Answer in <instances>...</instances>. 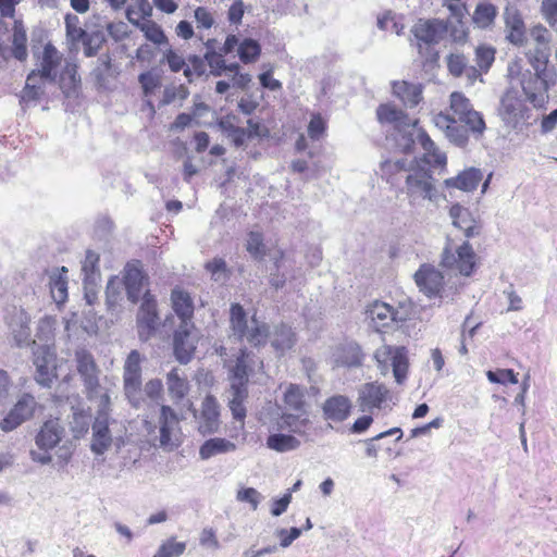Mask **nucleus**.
<instances>
[{
    "label": "nucleus",
    "instance_id": "nucleus-1",
    "mask_svg": "<svg viewBox=\"0 0 557 557\" xmlns=\"http://www.w3.org/2000/svg\"><path fill=\"white\" fill-rule=\"evenodd\" d=\"M509 74L511 76L519 75V82L527 99L534 107H543L548 99V90L556 85L557 73L535 72L525 70L520 72L518 62L509 65Z\"/></svg>",
    "mask_w": 557,
    "mask_h": 557
},
{
    "label": "nucleus",
    "instance_id": "nucleus-2",
    "mask_svg": "<svg viewBox=\"0 0 557 557\" xmlns=\"http://www.w3.org/2000/svg\"><path fill=\"white\" fill-rule=\"evenodd\" d=\"M405 193L409 206L418 210L425 200L437 202L440 193L435 186V178L428 170H413L406 175Z\"/></svg>",
    "mask_w": 557,
    "mask_h": 557
},
{
    "label": "nucleus",
    "instance_id": "nucleus-3",
    "mask_svg": "<svg viewBox=\"0 0 557 557\" xmlns=\"http://www.w3.org/2000/svg\"><path fill=\"white\" fill-rule=\"evenodd\" d=\"M396 405L393 392L383 383L369 382L358 389L357 406L363 413L387 412Z\"/></svg>",
    "mask_w": 557,
    "mask_h": 557
},
{
    "label": "nucleus",
    "instance_id": "nucleus-4",
    "mask_svg": "<svg viewBox=\"0 0 557 557\" xmlns=\"http://www.w3.org/2000/svg\"><path fill=\"white\" fill-rule=\"evenodd\" d=\"M248 358L249 355L246 349H240V355L237 357L236 364L232 368L231 372V398L230 409L233 418L238 421H244L246 417V408L244 401L247 398V382H248Z\"/></svg>",
    "mask_w": 557,
    "mask_h": 557
},
{
    "label": "nucleus",
    "instance_id": "nucleus-5",
    "mask_svg": "<svg viewBox=\"0 0 557 557\" xmlns=\"http://www.w3.org/2000/svg\"><path fill=\"white\" fill-rule=\"evenodd\" d=\"M231 326L234 335L239 339L245 337L253 346L264 345L269 336L268 326L259 322L255 317L248 323L246 312L238 304H234L231 307Z\"/></svg>",
    "mask_w": 557,
    "mask_h": 557
},
{
    "label": "nucleus",
    "instance_id": "nucleus-6",
    "mask_svg": "<svg viewBox=\"0 0 557 557\" xmlns=\"http://www.w3.org/2000/svg\"><path fill=\"white\" fill-rule=\"evenodd\" d=\"M374 358L382 374L393 370L395 381L404 384L407 380L409 361L408 351L404 346L383 345L374 352Z\"/></svg>",
    "mask_w": 557,
    "mask_h": 557
},
{
    "label": "nucleus",
    "instance_id": "nucleus-7",
    "mask_svg": "<svg viewBox=\"0 0 557 557\" xmlns=\"http://www.w3.org/2000/svg\"><path fill=\"white\" fill-rule=\"evenodd\" d=\"M498 115L507 127L521 131L529 124L530 109L516 90H507L500 99Z\"/></svg>",
    "mask_w": 557,
    "mask_h": 557
},
{
    "label": "nucleus",
    "instance_id": "nucleus-8",
    "mask_svg": "<svg viewBox=\"0 0 557 557\" xmlns=\"http://www.w3.org/2000/svg\"><path fill=\"white\" fill-rule=\"evenodd\" d=\"M441 264L448 272L469 276L475 267V253L467 242L459 246L448 244L442 253Z\"/></svg>",
    "mask_w": 557,
    "mask_h": 557
},
{
    "label": "nucleus",
    "instance_id": "nucleus-9",
    "mask_svg": "<svg viewBox=\"0 0 557 557\" xmlns=\"http://www.w3.org/2000/svg\"><path fill=\"white\" fill-rule=\"evenodd\" d=\"M181 418L168 405L160 407V414L158 418L159 435L157 437L160 448L172 451L181 445Z\"/></svg>",
    "mask_w": 557,
    "mask_h": 557
},
{
    "label": "nucleus",
    "instance_id": "nucleus-10",
    "mask_svg": "<svg viewBox=\"0 0 557 557\" xmlns=\"http://www.w3.org/2000/svg\"><path fill=\"white\" fill-rule=\"evenodd\" d=\"M448 23L443 20H419L411 28L419 53H429L430 47L437 45L448 33Z\"/></svg>",
    "mask_w": 557,
    "mask_h": 557
},
{
    "label": "nucleus",
    "instance_id": "nucleus-11",
    "mask_svg": "<svg viewBox=\"0 0 557 557\" xmlns=\"http://www.w3.org/2000/svg\"><path fill=\"white\" fill-rule=\"evenodd\" d=\"M40 408L36 397L30 393H23L15 404L0 421V430L9 433L16 430L23 423L32 420Z\"/></svg>",
    "mask_w": 557,
    "mask_h": 557
},
{
    "label": "nucleus",
    "instance_id": "nucleus-12",
    "mask_svg": "<svg viewBox=\"0 0 557 557\" xmlns=\"http://www.w3.org/2000/svg\"><path fill=\"white\" fill-rule=\"evenodd\" d=\"M449 108L458 120L476 136H482L486 126L480 112L472 108L470 100L461 92L454 91L449 97Z\"/></svg>",
    "mask_w": 557,
    "mask_h": 557
},
{
    "label": "nucleus",
    "instance_id": "nucleus-13",
    "mask_svg": "<svg viewBox=\"0 0 557 557\" xmlns=\"http://www.w3.org/2000/svg\"><path fill=\"white\" fill-rule=\"evenodd\" d=\"M366 314L377 332L406 320V315L400 310L379 300L367 307Z\"/></svg>",
    "mask_w": 557,
    "mask_h": 557
},
{
    "label": "nucleus",
    "instance_id": "nucleus-14",
    "mask_svg": "<svg viewBox=\"0 0 557 557\" xmlns=\"http://www.w3.org/2000/svg\"><path fill=\"white\" fill-rule=\"evenodd\" d=\"M414 282L428 297H442L444 275L432 264L424 263L414 273Z\"/></svg>",
    "mask_w": 557,
    "mask_h": 557
},
{
    "label": "nucleus",
    "instance_id": "nucleus-15",
    "mask_svg": "<svg viewBox=\"0 0 557 557\" xmlns=\"http://www.w3.org/2000/svg\"><path fill=\"white\" fill-rule=\"evenodd\" d=\"M158 325L157 301L149 293H145L137 313V327L140 339L147 341L153 334Z\"/></svg>",
    "mask_w": 557,
    "mask_h": 557
},
{
    "label": "nucleus",
    "instance_id": "nucleus-16",
    "mask_svg": "<svg viewBox=\"0 0 557 557\" xmlns=\"http://www.w3.org/2000/svg\"><path fill=\"white\" fill-rule=\"evenodd\" d=\"M194 323L180 324L174 333V354L181 363H187L196 349L197 336L194 334Z\"/></svg>",
    "mask_w": 557,
    "mask_h": 557
},
{
    "label": "nucleus",
    "instance_id": "nucleus-17",
    "mask_svg": "<svg viewBox=\"0 0 557 557\" xmlns=\"http://www.w3.org/2000/svg\"><path fill=\"white\" fill-rule=\"evenodd\" d=\"M188 408L193 411L194 417L197 419L198 430L201 434L206 435L218 431L220 425V411L219 404L213 396L208 395L203 399L199 414L196 413L191 403H189Z\"/></svg>",
    "mask_w": 557,
    "mask_h": 557
},
{
    "label": "nucleus",
    "instance_id": "nucleus-18",
    "mask_svg": "<svg viewBox=\"0 0 557 557\" xmlns=\"http://www.w3.org/2000/svg\"><path fill=\"white\" fill-rule=\"evenodd\" d=\"M433 123L435 127L442 131L446 138L455 146L465 147L468 144L469 127L458 124L457 120L449 114L443 112L435 114L433 116Z\"/></svg>",
    "mask_w": 557,
    "mask_h": 557
},
{
    "label": "nucleus",
    "instance_id": "nucleus-19",
    "mask_svg": "<svg viewBox=\"0 0 557 557\" xmlns=\"http://www.w3.org/2000/svg\"><path fill=\"white\" fill-rule=\"evenodd\" d=\"M64 436V428L58 418L46 420L35 435V444L39 450H52Z\"/></svg>",
    "mask_w": 557,
    "mask_h": 557
},
{
    "label": "nucleus",
    "instance_id": "nucleus-20",
    "mask_svg": "<svg viewBox=\"0 0 557 557\" xmlns=\"http://www.w3.org/2000/svg\"><path fill=\"white\" fill-rule=\"evenodd\" d=\"M115 421L102 416H96L92 423V438L90 443V450L96 455H103L112 445L113 437L110 429L111 424Z\"/></svg>",
    "mask_w": 557,
    "mask_h": 557
},
{
    "label": "nucleus",
    "instance_id": "nucleus-21",
    "mask_svg": "<svg viewBox=\"0 0 557 557\" xmlns=\"http://www.w3.org/2000/svg\"><path fill=\"white\" fill-rule=\"evenodd\" d=\"M376 116L381 124L392 125L403 133H407L418 124L417 120L410 119L403 110L391 103L381 104L376 110Z\"/></svg>",
    "mask_w": 557,
    "mask_h": 557
},
{
    "label": "nucleus",
    "instance_id": "nucleus-22",
    "mask_svg": "<svg viewBox=\"0 0 557 557\" xmlns=\"http://www.w3.org/2000/svg\"><path fill=\"white\" fill-rule=\"evenodd\" d=\"M506 38L515 46H523L527 40L524 22L516 8L507 7L504 12Z\"/></svg>",
    "mask_w": 557,
    "mask_h": 557
},
{
    "label": "nucleus",
    "instance_id": "nucleus-23",
    "mask_svg": "<svg viewBox=\"0 0 557 557\" xmlns=\"http://www.w3.org/2000/svg\"><path fill=\"white\" fill-rule=\"evenodd\" d=\"M322 409L326 420L342 422L350 414L351 401L347 396L335 395L324 401Z\"/></svg>",
    "mask_w": 557,
    "mask_h": 557
},
{
    "label": "nucleus",
    "instance_id": "nucleus-24",
    "mask_svg": "<svg viewBox=\"0 0 557 557\" xmlns=\"http://www.w3.org/2000/svg\"><path fill=\"white\" fill-rule=\"evenodd\" d=\"M297 413L283 412L276 422V430H287L294 434L305 436L311 424L306 411H296Z\"/></svg>",
    "mask_w": 557,
    "mask_h": 557
},
{
    "label": "nucleus",
    "instance_id": "nucleus-25",
    "mask_svg": "<svg viewBox=\"0 0 557 557\" xmlns=\"http://www.w3.org/2000/svg\"><path fill=\"white\" fill-rule=\"evenodd\" d=\"M482 178L483 174L481 170L469 168L460 172L457 176L445 180L444 185L446 188H456L469 193L478 187Z\"/></svg>",
    "mask_w": 557,
    "mask_h": 557
},
{
    "label": "nucleus",
    "instance_id": "nucleus-26",
    "mask_svg": "<svg viewBox=\"0 0 557 557\" xmlns=\"http://www.w3.org/2000/svg\"><path fill=\"white\" fill-rule=\"evenodd\" d=\"M75 359L77 371L83 377L85 388L99 382V370L90 352L79 349L75 352Z\"/></svg>",
    "mask_w": 557,
    "mask_h": 557
},
{
    "label": "nucleus",
    "instance_id": "nucleus-27",
    "mask_svg": "<svg viewBox=\"0 0 557 557\" xmlns=\"http://www.w3.org/2000/svg\"><path fill=\"white\" fill-rule=\"evenodd\" d=\"M123 287L127 293V298L132 302H137L141 295L145 276L141 270L135 264L128 263L125 268Z\"/></svg>",
    "mask_w": 557,
    "mask_h": 557
},
{
    "label": "nucleus",
    "instance_id": "nucleus-28",
    "mask_svg": "<svg viewBox=\"0 0 557 557\" xmlns=\"http://www.w3.org/2000/svg\"><path fill=\"white\" fill-rule=\"evenodd\" d=\"M418 141L424 150V161L432 166L446 165L447 158L444 152L438 150L435 143L431 139L428 133L419 128L417 135Z\"/></svg>",
    "mask_w": 557,
    "mask_h": 557
},
{
    "label": "nucleus",
    "instance_id": "nucleus-29",
    "mask_svg": "<svg viewBox=\"0 0 557 557\" xmlns=\"http://www.w3.org/2000/svg\"><path fill=\"white\" fill-rule=\"evenodd\" d=\"M393 94L399 98L405 106L412 108L422 100V85L408 83L406 81L394 82Z\"/></svg>",
    "mask_w": 557,
    "mask_h": 557
},
{
    "label": "nucleus",
    "instance_id": "nucleus-30",
    "mask_svg": "<svg viewBox=\"0 0 557 557\" xmlns=\"http://www.w3.org/2000/svg\"><path fill=\"white\" fill-rule=\"evenodd\" d=\"M172 308L181 319V324L191 322L194 304L189 294L183 289L174 288L171 294Z\"/></svg>",
    "mask_w": 557,
    "mask_h": 557
},
{
    "label": "nucleus",
    "instance_id": "nucleus-31",
    "mask_svg": "<svg viewBox=\"0 0 557 557\" xmlns=\"http://www.w3.org/2000/svg\"><path fill=\"white\" fill-rule=\"evenodd\" d=\"M8 325L16 344L23 345L29 338V317L23 309H14Z\"/></svg>",
    "mask_w": 557,
    "mask_h": 557
},
{
    "label": "nucleus",
    "instance_id": "nucleus-32",
    "mask_svg": "<svg viewBox=\"0 0 557 557\" xmlns=\"http://www.w3.org/2000/svg\"><path fill=\"white\" fill-rule=\"evenodd\" d=\"M124 394L128 403L134 408H139L144 404L141 388V373H123Z\"/></svg>",
    "mask_w": 557,
    "mask_h": 557
},
{
    "label": "nucleus",
    "instance_id": "nucleus-33",
    "mask_svg": "<svg viewBox=\"0 0 557 557\" xmlns=\"http://www.w3.org/2000/svg\"><path fill=\"white\" fill-rule=\"evenodd\" d=\"M61 57L58 50L50 44L46 45L40 62V70L36 71L40 81H54L57 77L55 70L60 64Z\"/></svg>",
    "mask_w": 557,
    "mask_h": 557
},
{
    "label": "nucleus",
    "instance_id": "nucleus-34",
    "mask_svg": "<svg viewBox=\"0 0 557 557\" xmlns=\"http://www.w3.org/2000/svg\"><path fill=\"white\" fill-rule=\"evenodd\" d=\"M449 215L453 220V224L463 231L466 237H472L478 234L479 227L467 208L460 205H454L449 210Z\"/></svg>",
    "mask_w": 557,
    "mask_h": 557
},
{
    "label": "nucleus",
    "instance_id": "nucleus-35",
    "mask_svg": "<svg viewBox=\"0 0 557 557\" xmlns=\"http://www.w3.org/2000/svg\"><path fill=\"white\" fill-rule=\"evenodd\" d=\"M85 389L89 400L98 401L97 416L103 414L106 418H110L111 388L107 385H101L100 382H97L96 384H92Z\"/></svg>",
    "mask_w": 557,
    "mask_h": 557
},
{
    "label": "nucleus",
    "instance_id": "nucleus-36",
    "mask_svg": "<svg viewBox=\"0 0 557 557\" xmlns=\"http://www.w3.org/2000/svg\"><path fill=\"white\" fill-rule=\"evenodd\" d=\"M166 386L169 395L176 404L187 396L190 387L186 375L181 374L176 368L168 373Z\"/></svg>",
    "mask_w": 557,
    "mask_h": 557
},
{
    "label": "nucleus",
    "instance_id": "nucleus-37",
    "mask_svg": "<svg viewBox=\"0 0 557 557\" xmlns=\"http://www.w3.org/2000/svg\"><path fill=\"white\" fill-rule=\"evenodd\" d=\"M409 162L407 159L386 160L381 163V176L387 183L395 185L399 182L403 174L409 171Z\"/></svg>",
    "mask_w": 557,
    "mask_h": 557
},
{
    "label": "nucleus",
    "instance_id": "nucleus-38",
    "mask_svg": "<svg viewBox=\"0 0 557 557\" xmlns=\"http://www.w3.org/2000/svg\"><path fill=\"white\" fill-rule=\"evenodd\" d=\"M333 356L337 364L345 367H357L362 362V352L357 344L339 346Z\"/></svg>",
    "mask_w": 557,
    "mask_h": 557
},
{
    "label": "nucleus",
    "instance_id": "nucleus-39",
    "mask_svg": "<svg viewBox=\"0 0 557 557\" xmlns=\"http://www.w3.org/2000/svg\"><path fill=\"white\" fill-rule=\"evenodd\" d=\"M525 57L533 71L545 73L556 72L554 67L548 66V46H535L527 51Z\"/></svg>",
    "mask_w": 557,
    "mask_h": 557
},
{
    "label": "nucleus",
    "instance_id": "nucleus-40",
    "mask_svg": "<svg viewBox=\"0 0 557 557\" xmlns=\"http://www.w3.org/2000/svg\"><path fill=\"white\" fill-rule=\"evenodd\" d=\"M235 449L236 445L233 442L221 437H214L206 441L201 445L199 455L201 459L207 460L215 455L234 451Z\"/></svg>",
    "mask_w": 557,
    "mask_h": 557
},
{
    "label": "nucleus",
    "instance_id": "nucleus-41",
    "mask_svg": "<svg viewBox=\"0 0 557 557\" xmlns=\"http://www.w3.org/2000/svg\"><path fill=\"white\" fill-rule=\"evenodd\" d=\"M300 446V441L292 435L281 431L270 434L267 438V447L277 453L296 450Z\"/></svg>",
    "mask_w": 557,
    "mask_h": 557
},
{
    "label": "nucleus",
    "instance_id": "nucleus-42",
    "mask_svg": "<svg viewBox=\"0 0 557 557\" xmlns=\"http://www.w3.org/2000/svg\"><path fill=\"white\" fill-rule=\"evenodd\" d=\"M90 412L83 408H73L72 418L69 422L70 430L75 438L84 437L90 428Z\"/></svg>",
    "mask_w": 557,
    "mask_h": 557
},
{
    "label": "nucleus",
    "instance_id": "nucleus-43",
    "mask_svg": "<svg viewBox=\"0 0 557 557\" xmlns=\"http://www.w3.org/2000/svg\"><path fill=\"white\" fill-rule=\"evenodd\" d=\"M67 273V269L62 267L58 272L50 276V293L53 300L61 305L67 299V281L63 274Z\"/></svg>",
    "mask_w": 557,
    "mask_h": 557
},
{
    "label": "nucleus",
    "instance_id": "nucleus-44",
    "mask_svg": "<svg viewBox=\"0 0 557 557\" xmlns=\"http://www.w3.org/2000/svg\"><path fill=\"white\" fill-rule=\"evenodd\" d=\"M81 79L77 76L76 65L67 64L60 76V88L65 97H75L78 94Z\"/></svg>",
    "mask_w": 557,
    "mask_h": 557
},
{
    "label": "nucleus",
    "instance_id": "nucleus-45",
    "mask_svg": "<svg viewBox=\"0 0 557 557\" xmlns=\"http://www.w3.org/2000/svg\"><path fill=\"white\" fill-rule=\"evenodd\" d=\"M99 255L87 250L85 255V259L82 262V273L84 275V285H96L97 280L99 278Z\"/></svg>",
    "mask_w": 557,
    "mask_h": 557
},
{
    "label": "nucleus",
    "instance_id": "nucleus-46",
    "mask_svg": "<svg viewBox=\"0 0 557 557\" xmlns=\"http://www.w3.org/2000/svg\"><path fill=\"white\" fill-rule=\"evenodd\" d=\"M27 36L21 21L14 22L12 38V54L15 59L24 61L27 58Z\"/></svg>",
    "mask_w": 557,
    "mask_h": 557
},
{
    "label": "nucleus",
    "instance_id": "nucleus-47",
    "mask_svg": "<svg viewBox=\"0 0 557 557\" xmlns=\"http://www.w3.org/2000/svg\"><path fill=\"white\" fill-rule=\"evenodd\" d=\"M44 81H40L36 71L28 74L26 84L21 92V102L28 103L38 100L44 94Z\"/></svg>",
    "mask_w": 557,
    "mask_h": 557
},
{
    "label": "nucleus",
    "instance_id": "nucleus-48",
    "mask_svg": "<svg viewBox=\"0 0 557 557\" xmlns=\"http://www.w3.org/2000/svg\"><path fill=\"white\" fill-rule=\"evenodd\" d=\"M295 343L296 335L290 327L281 325L275 330L272 339V346L277 352L284 354L286 350H289L295 345Z\"/></svg>",
    "mask_w": 557,
    "mask_h": 557
},
{
    "label": "nucleus",
    "instance_id": "nucleus-49",
    "mask_svg": "<svg viewBox=\"0 0 557 557\" xmlns=\"http://www.w3.org/2000/svg\"><path fill=\"white\" fill-rule=\"evenodd\" d=\"M152 8L148 0H136L135 3L127 8L126 15L131 23L139 25L143 21L150 16Z\"/></svg>",
    "mask_w": 557,
    "mask_h": 557
},
{
    "label": "nucleus",
    "instance_id": "nucleus-50",
    "mask_svg": "<svg viewBox=\"0 0 557 557\" xmlns=\"http://www.w3.org/2000/svg\"><path fill=\"white\" fill-rule=\"evenodd\" d=\"M285 406L294 411H306L305 407V393L295 384H290L284 393Z\"/></svg>",
    "mask_w": 557,
    "mask_h": 557
},
{
    "label": "nucleus",
    "instance_id": "nucleus-51",
    "mask_svg": "<svg viewBox=\"0 0 557 557\" xmlns=\"http://www.w3.org/2000/svg\"><path fill=\"white\" fill-rule=\"evenodd\" d=\"M497 9L491 3H481L473 14V22L481 28L488 27L495 20Z\"/></svg>",
    "mask_w": 557,
    "mask_h": 557
},
{
    "label": "nucleus",
    "instance_id": "nucleus-52",
    "mask_svg": "<svg viewBox=\"0 0 557 557\" xmlns=\"http://www.w3.org/2000/svg\"><path fill=\"white\" fill-rule=\"evenodd\" d=\"M66 37L73 44L79 42L81 39L86 37V30L81 26V20L73 13L65 15Z\"/></svg>",
    "mask_w": 557,
    "mask_h": 557
},
{
    "label": "nucleus",
    "instance_id": "nucleus-53",
    "mask_svg": "<svg viewBox=\"0 0 557 557\" xmlns=\"http://www.w3.org/2000/svg\"><path fill=\"white\" fill-rule=\"evenodd\" d=\"M260 51V45L253 39H245L238 47V55L244 63L255 62Z\"/></svg>",
    "mask_w": 557,
    "mask_h": 557
},
{
    "label": "nucleus",
    "instance_id": "nucleus-54",
    "mask_svg": "<svg viewBox=\"0 0 557 557\" xmlns=\"http://www.w3.org/2000/svg\"><path fill=\"white\" fill-rule=\"evenodd\" d=\"M145 34V37L153 44L160 45L165 40L161 27L150 20H145L137 25Z\"/></svg>",
    "mask_w": 557,
    "mask_h": 557
},
{
    "label": "nucleus",
    "instance_id": "nucleus-55",
    "mask_svg": "<svg viewBox=\"0 0 557 557\" xmlns=\"http://www.w3.org/2000/svg\"><path fill=\"white\" fill-rule=\"evenodd\" d=\"M123 289H124V287H123L122 278H120L117 276L110 278V281L108 282V285H107V290H106L107 305L110 308H112L119 304V301L121 300Z\"/></svg>",
    "mask_w": 557,
    "mask_h": 557
},
{
    "label": "nucleus",
    "instance_id": "nucleus-56",
    "mask_svg": "<svg viewBox=\"0 0 557 557\" xmlns=\"http://www.w3.org/2000/svg\"><path fill=\"white\" fill-rule=\"evenodd\" d=\"M236 499L240 503L249 504L252 510H256L263 499V496L253 487H242L237 491Z\"/></svg>",
    "mask_w": 557,
    "mask_h": 557
},
{
    "label": "nucleus",
    "instance_id": "nucleus-57",
    "mask_svg": "<svg viewBox=\"0 0 557 557\" xmlns=\"http://www.w3.org/2000/svg\"><path fill=\"white\" fill-rule=\"evenodd\" d=\"M247 251L256 259H261L265 255V246L262 235L258 232H250L247 238Z\"/></svg>",
    "mask_w": 557,
    "mask_h": 557
},
{
    "label": "nucleus",
    "instance_id": "nucleus-58",
    "mask_svg": "<svg viewBox=\"0 0 557 557\" xmlns=\"http://www.w3.org/2000/svg\"><path fill=\"white\" fill-rule=\"evenodd\" d=\"M57 379V366L55 363H50L48 366H44L42 368H36L35 380L36 382L44 386L50 387L53 381Z\"/></svg>",
    "mask_w": 557,
    "mask_h": 557
},
{
    "label": "nucleus",
    "instance_id": "nucleus-59",
    "mask_svg": "<svg viewBox=\"0 0 557 557\" xmlns=\"http://www.w3.org/2000/svg\"><path fill=\"white\" fill-rule=\"evenodd\" d=\"M215 282H224L227 278L226 262L221 258H215L205 265Z\"/></svg>",
    "mask_w": 557,
    "mask_h": 557
},
{
    "label": "nucleus",
    "instance_id": "nucleus-60",
    "mask_svg": "<svg viewBox=\"0 0 557 557\" xmlns=\"http://www.w3.org/2000/svg\"><path fill=\"white\" fill-rule=\"evenodd\" d=\"M486 376L490 382L497 384H517L518 377L517 374L511 369H500L497 371H487Z\"/></svg>",
    "mask_w": 557,
    "mask_h": 557
},
{
    "label": "nucleus",
    "instance_id": "nucleus-61",
    "mask_svg": "<svg viewBox=\"0 0 557 557\" xmlns=\"http://www.w3.org/2000/svg\"><path fill=\"white\" fill-rule=\"evenodd\" d=\"M476 64L483 72H487L495 59V50L491 47L481 46L475 50Z\"/></svg>",
    "mask_w": 557,
    "mask_h": 557
},
{
    "label": "nucleus",
    "instance_id": "nucleus-62",
    "mask_svg": "<svg viewBox=\"0 0 557 557\" xmlns=\"http://www.w3.org/2000/svg\"><path fill=\"white\" fill-rule=\"evenodd\" d=\"M55 363V355L48 346H38L34 350V364L36 368Z\"/></svg>",
    "mask_w": 557,
    "mask_h": 557
},
{
    "label": "nucleus",
    "instance_id": "nucleus-63",
    "mask_svg": "<svg viewBox=\"0 0 557 557\" xmlns=\"http://www.w3.org/2000/svg\"><path fill=\"white\" fill-rule=\"evenodd\" d=\"M138 79L146 96L151 95L160 86L159 76L152 72L141 73Z\"/></svg>",
    "mask_w": 557,
    "mask_h": 557
},
{
    "label": "nucleus",
    "instance_id": "nucleus-64",
    "mask_svg": "<svg viewBox=\"0 0 557 557\" xmlns=\"http://www.w3.org/2000/svg\"><path fill=\"white\" fill-rule=\"evenodd\" d=\"M326 122L320 114H314L308 125V134L311 139L318 140L324 134Z\"/></svg>",
    "mask_w": 557,
    "mask_h": 557
}]
</instances>
